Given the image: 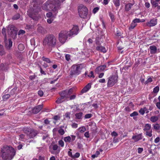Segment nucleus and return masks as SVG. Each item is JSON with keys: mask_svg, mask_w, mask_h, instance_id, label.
<instances>
[{"mask_svg": "<svg viewBox=\"0 0 160 160\" xmlns=\"http://www.w3.org/2000/svg\"><path fill=\"white\" fill-rule=\"evenodd\" d=\"M16 150L11 146L4 145L1 149L0 157L2 160H12L16 154Z\"/></svg>", "mask_w": 160, "mask_h": 160, "instance_id": "obj_1", "label": "nucleus"}, {"mask_svg": "<svg viewBox=\"0 0 160 160\" xmlns=\"http://www.w3.org/2000/svg\"><path fill=\"white\" fill-rule=\"evenodd\" d=\"M57 40L52 34H49L46 37L43 41V45L49 47L54 48L56 45Z\"/></svg>", "mask_w": 160, "mask_h": 160, "instance_id": "obj_2", "label": "nucleus"}, {"mask_svg": "<svg viewBox=\"0 0 160 160\" xmlns=\"http://www.w3.org/2000/svg\"><path fill=\"white\" fill-rule=\"evenodd\" d=\"M41 11V7L40 5L33 6L32 11L29 16L33 19L36 20L38 17V14L39 12Z\"/></svg>", "mask_w": 160, "mask_h": 160, "instance_id": "obj_3", "label": "nucleus"}, {"mask_svg": "<svg viewBox=\"0 0 160 160\" xmlns=\"http://www.w3.org/2000/svg\"><path fill=\"white\" fill-rule=\"evenodd\" d=\"M78 11L80 17L82 18H87L88 13L87 8L84 5L81 4L78 8Z\"/></svg>", "mask_w": 160, "mask_h": 160, "instance_id": "obj_4", "label": "nucleus"}, {"mask_svg": "<svg viewBox=\"0 0 160 160\" xmlns=\"http://www.w3.org/2000/svg\"><path fill=\"white\" fill-rule=\"evenodd\" d=\"M82 69L80 65H74L71 68L70 75L72 76L78 75L80 74Z\"/></svg>", "mask_w": 160, "mask_h": 160, "instance_id": "obj_5", "label": "nucleus"}, {"mask_svg": "<svg viewBox=\"0 0 160 160\" xmlns=\"http://www.w3.org/2000/svg\"><path fill=\"white\" fill-rule=\"evenodd\" d=\"M68 31H62L58 34V39L59 42L63 44L66 41L68 37Z\"/></svg>", "mask_w": 160, "mask_h": 160, "instance_id": "obj_6", "label": "nucleus"}, {"mask_svg": "<svg viewBox=\"0 0 160 160\" xmlns=\"http://www.w3.org/2000/svg\"><path fill=\"white\" fill-rule=\"evenodd\" d=\"M16 28L13 25H9L8 28V33L10 37L14 38L17 35V31Z\"/></svg>", "mask_w": 160, "mask_h": 160, "instance_id": "obj_7", "label": "nucleus"}, {"mask_svg": "<svg viewBox=\"0 0 160 160\" xmlns=\"http://www.w3.org/2000/svg\"><path fill=\"white\" fill-rule=\"evenodd\" d=\"M79 30L78 26L77 25H74L72 29L68 31V37H72L73 35H76Z\"/></svg>", "mask_w": 160, "mask_h": 160, "instance_id": "obj_8", "label": "nucleus"}, {"mask_svg": "<svg viewBox=\"0 0 160 160\" xmlns=\"http://www.w3.org/2000/svg\"><path fill=\"white\" fill-rule=\"evenodd\" d=\"M117 77L114 75L109 77L107 84L108 86L111 87L113 86L117 82Z\"/></svg>", "mask_w": 160, "mask_h": 160, "instance_id": "obj_9", "label": "nucleus"}, {"mask_svg": "<svg viewBox=\"0 0 160 160\" xmlns=\"http://www.w3.org/2000/svg\"><path fill=\"white\" fill-rule=\"evenodd\" d=\"M157 19L153 18L146 23V25L148 27H151L155 26L157 23Z\"/></svg>", "mask_w": 160, "mask_h": 160, "instance_id": "obj_10", "label": "nucleus"}, {"mask_svg": "<svg viewBox=\"0 0 160 160\" xmlns=\"http://www.w3.org/2000/svg\"><path fill=\"white\" fill-rule=\"evenodd\" d=\"M8 69V64L2 63L0 65V71L6 72Z\"/></svg>", "mask_w": 160, "mask_h": 160, "instance_id": "obj_11", "label": "nucleus"}, {"mask_svg": "<svg viewBox=\"0 0 160 160\" xmlns=\"http://www.w3.org/2000/svg\"><path fill=\"white\" fill-rule=\"evenodd\" d=\"M42 105H38L32 109V112L34 114L38 113L42 108Z\"/></svg>", "mask_w": 160, "mask_h": 160, "instance_id": "obj_12", "label": "nucleus"}, {"mask_svg": "<svg viewBox=\"0 0 160 160\" xmlns=\"http://www.w3.org/2000/svg\"><path fill=\"white\" fill-rule=\"evenodd\" d=\"M106 67V65L100 66L96 68L95 70V72L96 73H99V72L104 71Z\"/></svg>", "mask_w": 160, "mask_h": 160, "instance_id": "obj_13", "label": "nucleus"}, {"mask_svg": "<svg viewBox=\"0 0 160 160\" xmlns=\"http://www.w3.org/2000/svg\"><path fill=\"white\" fill-rule=\"evenodd\" d=\"M38 133V131L34 130H31V132L29 135L28 138H33L36 136Z\"/></svg>", "mask_w": 160, "mask_h": 160, "instance_id": "obj_14", "label": "nucleus"}, {"mask_svg": "<svg viewBox=\"0 0 160 160\" xmlns=\"http://www.w3.org/2000/svg\"><path fill=\"white\" fill-rule=\"evenodd\" d=\"M5 43L6 48H10L12 46V42L11 39H9L8 41L6 38H5Z\"/></svg>", "mask_w": 160, "mask_h": 160, "instance_id": "obj_15", "label": "nucleus"}, {"mask_svg": "<svg viewBox=\"0 0 160 160\" xmlns=\"http://www.w3.org/2000/svg\"><path fill=\"white\" fill-rule=\"evenodd\" d=\"M142 133L139 134L137 135L133 136L132 139L134 140L135 142H137L142 138Z\"/></svg>", "mask_w": 160, "mask_h": 160, "instance_id": "obj_16", "label": "nucleus"}, {"mask_svg": "<svg viewBox=\"0 0 160 160\" xmlns=\"http://www.w3.org/2000/svg\"><path fill=\"white\" fill-rule=\"evenodd\" d=\"M150 52L152 54H154L157 52V48L154 45L151 46L149 47Z\"/></svg>", "mask_w": 160, "mask_h": 160, "instance_id": "obj_17", "label": "nucleus"}, {"mask_svg": "<svg viewBox=\"0 0 160 160\" xmlns=\"http://www.w3.org/2000/svg\"><path fill=\"white\" fill-rule=\"evenodd\" d=\"M42 3V2L41 1V0H32L31 2V5L32 6L40 5Z\"/></svg>", "mask_w": 160, "mask_h": 160, "instance_id": "obj_18", "label": "nucleus"}, {"mask_svg": "<svg viewBox=\"0 0 160 160\" xmlns=\"http://www.w3.org/2000/svg\"><path fill=\"white\" fill-rule=\"evenodd\" d=\"M60 95H62V97H64V98L68 99L69 98V96L67 93V90L63 91L60 93Z\"/></svg>", "mask_w": 160, "mask_h": 160, "instance_id": "obj_19", "label": "nucleus"}, {"mask_svg": "<svg viewBox=\"0 0 160 160\" xmlns=\"http://www.w3.org/2000/svg\"><path fill=\"white\" fill-rule=\"evenodd\" d=\"M151 3L153 6L154 8L157 7V9L158 10H159L160 9V6L158 5V3L156 1H154L153 0H151Z\"/></svg>", "mask_w": 160, "mask_h": 160, "instance_id": "obj_20", "label": "nucleus"}, {"mask_svg": "<svg viewBox=\"0 0 160 160\" xmlns=\"http://www.w3.org/2000/svg\"><path fill=\"white\" fill-rule=\"evenodd\" d=\"M96 49L97 50H100V51L105 53L106 52V50L105 48L104 47L98 46L96 48Z\"/></svg>", "mask_w": 160, "mask_h": 160, "instance_id": "obj_21", "label": "nucleus"}, {"mask_svg": "<svg viewBox=\"0 0 160 160\" xmlns=\"http://www.w3.org/2000/svg\"><path fill=\"white\" fill-rule=\"evenodd\" d=\"M159 118V117L157 116H152L150 118V120L152 122H154L157 121Z\"/></svg>", "mask_w": 160, "mask_h": 160, "instance_id": "obj_22", "label": "nucleus"}, {"mask_svg": "<svg viewBox=\"0 0 160 160\" xmlns=\"http://www.w3.org/2000/svg\"><path fill=\"white\" fill-rule=\"evenodd\" d=\"M133 4L131 3H128L125 5V10L127 11H128L131 8L133 5Z\"/></svg>", "mask_w": 160, "mask_h": 160, "instance_id": "obj_23", "label": "nucleus"}, {"mask_svg": "<svg viewBox=\"0 0 160 160\" xmlns=\"http://www.w3.org/2000/svg\"><path fill=\"white\" fill-rule=\"evenodd\" d=\"M5 54V50L3 46L0 44V56H2Z\"/></svg>", "mask_w": 160, "mask_h": 160, "instance_id": "obj_24", "label": "nucleus"}, {"mask_svg": "<svg viewBox=\"0 0 160 160\" xmlns=\"http://www.w3.org/2000/svg\"><path fill=\"white\" fill-rule=\"evenodd\" d=\"M151 128V125L149 123L145 124L143 130L145 131L150 130Z\"/></svg>", "mask_w": 160, "mask_h": 160, "instance_id": "obj_25", "label": "nucleus"}, {"mask_svg": "<svg viewBox=\"0 0 160 160\" xmlns=\"http://www.w3.org/2000/svg\"><path fill=\"white\" fill-rule=\"evenodd\" d=\"M60 95L61 96L60 97L58 98L56 101V102L58 104H59L62 102L63 101V99L64 98V97H62L61 95Z\"/></svg>", "mask_w": 160, "mask_h": 160, "instance_id": "obj_26", "label": "nucleus"}, {"mask_svg": "<svg viewBox=\"0 0 160 160\" xmlns=\"http://www.w3.org/2000/svg\"><path fill=\"white\" fill-rule=\"evenodd\" d=\"M82 114L83 113L82 112H80L78 113H76L75 114L76 118L79 119H81L82 115Z\"/></svg>", "mask_w": 160, "mask_h": 160, "instance_id": "obj_27", "label": "nucleus"}, {"mask_svg": "<svg viewBox=\"0 0 160 160\" xmlns=\"http://www.w3.org/2000/svg\"><path fill=\"white\" fill-rule=\"evenodd\" d=\"M113 2L116 7H118L120 5V0H113Z\"/></svg>", "mask_w": 160, "mask_h": 160, "instance_id": "obj_28", "label": "nucleus"}, {"mask_svg": "<svg viewBox=\"0 0 160 160\" xmlns=\"http://www.w3.org/2000/svg\"><path fill=\"white\" fill-rule=\"evenodd\" d=\"M153 126L154 129L156 130H158L160 129V125L157 123L153 124Z\"/></svg>", "mask_w": 160, "mask_h": 160, "instance_id": "obj_29", "label": "nucleus"}, {"mask_svg": "<svg viewBox=\"0 0 160 160\" xmlns=\"http://www.w3.org/2000/svg\"><path fill=\"white\" fill-rule=\"evenodd\" d=\"M31 130L28 128H24V133L27 135V136L28 137L29 135V134L31 132Z\"/></svg>", "mask_w": 160, "mask_h": 160, "instance_id": "obj_30", "label": "nucleus"}, {"mask_svg": "<svg viewBox=\"0 0 160 160\" xmlns=\"http://www.w3.org/2000/svg\"><path fill=\"white\" fill-rule=\"evenodd\" d=\"M20 17V15L19 13H17L13 16L12 18V19L13 20H17L19 19Z\"/></svg>", "mask_w": 160, "mask_h": 160, "instance_id": "obj_31", "label": "nucleus"}, {"mask_svg": "<svg viewBox=\"0 0 160 160\" xmlns=\"http://www.w3.org/2000/svg\"><path fill=\"white\" fill-rule=\"evenodd\" d=\"M138 113L136 111H134L133 112L130 114V116L131 117H133V118L134 119L135 118L134 116H138Z\"/></svg>", "mask_w": 160, "mask_h": 160, "instance_id": "obj_32", "label": "nucleus"}, {"mask_svg": "<svg viewBox=\"0 0 160 160\" xmlns=\"http://www.w3.org/2000/svg\"><path fill=\"white\" fill-rule=\"evenodd\" d=\"M137 25V23H135L133 22H132L129 28V29H133Z\"/></svg>", "mask_w": 160, "mask_h": 160, "instance_id": "obj_33", "label": "nucleus"}, {"mask_svg": "<svg viewBox=\"0 0 160 160\" xmlns=\"http://www.w3.org/2000/svg\"><path fill=\"white\" fill-rule=\"evenodd\" d=\"M109 16L110 17V18L112 20V21L114 22L115 20L114 16V15L111 12H109Z\"/></svg>", "mask_w": 160, "mask_h": 160, "instance_id": "obj_34", "label": "nucleus"}, {"mask_svg": "<svg viewBox=\"0 0 160 160\" xmlns=\"http://www.w3.org/2000/svg\"><path fill=\"white\" fill-rule=\"evenodd\" d=\"M18 48L20 51H22L24 48V47L22 44H20L18 46Z\"/></svg>", "mask_w": 160, "mask_h": 160, "instance_id": "obj_35", "label": "nucleus"}, {"mask_svg": "<svg viewBox=\"0 0 160 160\" xmlns=\"http://www.w3.org/2000/svg\"><path fill=\"white\" fill-rule=\"evenodd\" d=\"M71 139V138L70 136H68L65 137L64 138V141L66 142H70Z\"/></svg>", "mask_w": 160, "mask_h": 160, "instance_id": "obj_36", "label": "nucleus"}, {"mask_svg": "<svg viewBox=\"0 0 160 160\" xmlns=\"http://www.w3.org/2000/svg\"><path fill=\"white\" fill-rule=\"evenodd\" d=\"M152 130H149V131H146V135L148 136L149 137H151L152 136Z\"/></svg>", "mask_w": 160, "mask_h": 160, "instance_id": "obj_37", "label": "nucleus"}, {"mask_svg": "<svg viewBox=\"0 0 160 160\" xmlns=\"http://www.w3.org/2000/svg\"><path fill=\"white\" fill-rule=\"evenodd\" d=\"M42 60L48 63H50L51 62L50 60L48 58H45L44 57H43L42 58Z\"/></svg>", "mask_w": 160, "mask_h": 160, "instance_id": "obj_38", "label": "nucleus"}, {"mask_svg": "<svg viewBox=\"0 0 160 160\" xmlns=\"http://www.w3.org/2000/svg\"><path fill=\"white\" fill-rule=\"evenodd\" d=\"M145 109H146V108H141L139 111V113H140L141 114L143 115L145 113Z\"/></svg>", "mask_w": 160, "mask_h": 160, "instance_id": "obj_39", "label": "nucleus"}, {"mask_svg": "<svg viewBox=\"0 0 160 160\" xmlns=\"http://www.w3.org/2000/svg\"><path fill=\"white\" fill-rule=\"evenodd\" d=\"M159 87L158 86H157L155 88H154L153 89V92L154 93H157L159 91Z\"/></svg>", "mask_w": 160, "mask_h": 160, "instance_id": "obj_40", "label": "nucleus"}, {"mask_svg": "<svg viewBox=\"0 0 160 160\" xmlns=\"http://www.w3.org/2000/svg\"><path fill=\"white\" fill-rule=\"evenodd\" d=\"M71 114L70 112H66L65 115H64V117L65 118H67L68 119H70V115Z\"/></svg>", "mask_w": 160, "mask_h": 160, "instance_id": "obj_41", "label": "nucleus"}, {"mask_svg": "<svg viewBox=\"0 0 160 160\" xmlns=\"http://www.w3.org/2000/svg\"><path fill=\"white\" fill-rule=\"evenodd\" d=\"M79 132H85L86 130V128L84 127H80L79 128Z\"/></svg>", "mask_w": 160, "mask_h": 160, "instance_id": "obj_42", "label": "nucleus"}, {"mask_svg": "<svg viewBox=\"0 0 160 160\" xmlns=\"http://www.w3.org/2000/svg\"><path fill=\"white\" fill-rule=\"evenodd\" d=\"M10 96V95L9 94H7L3 95L2 96V98L4 100H7L8 99Z\"/></svg>", "mask_w": 160, "mask_h": 160, "instance_id": "obj_43", "label": "nucleus"}, {"mask_svg": "<svg viewBox=\"0 0 160 160\" xmlns=\"http://www.w3.org/2000/svg\"><path fill=\"white\" fill-rule=\"evenodd\" d=\"M17 89V88H13L10 91V94L12 95H14L15 94L16 91Z\"/></svg>", "mask_w": 160, "mask_h": 160, "instance_id": "obj_44", "label": "nucleus"}, {"mask_svg": "<svg viewBox=\"0 0 160 160\" xmlns=\"http://www.w3.org/2000/svg\"><path fill=\"white\" fill-rule=\"evenodd\" d=\"M58 132L61 135H63L65 133L64 131L62 129H60Z\"/></svg>", "mask_w": 160, "mask_h": 160, "instance_id": "obj_45", "label": "nucleus"}, {"mask_svg": "<svg viewBox=\"0 0 160 160\" xmlns=\"http://www.w3.org/2000/svg\"><path fill=\"white\" fill-rule=\"evenodd\" d=\"M58 146L57 144H54L52 146V148L54 151L58 150Z\"/></svg>", "mask_w": 160, "mask_h": 160, "instance_id": "obj_46", "label": "nucleus"}, {"mask_svg": "<svg viewBox=\"0 0 160 160\" xmlns=\"http://www.w3.org/2000/svg\"><path fill=\"white\" fill-rule=\"evenodd\" d=\"M89 90L86 88L85 87L81 90V94H82L86 92Z\"/></svg>", "mask_w": 160, "mask_h": 160, "instance_id": "obj_47", "label": "nucleus"}, {"mask_svg": "<svg viewBox=\"0 0 160 160\" xmlns=\"http://www.w3.org/2000/svg\"><path fill=\"white\" fill-rule=\"evenodd\" d=\"M58 144L61 147H62L64 146V142L62 140H60L58 141Z\"/></svg>", "mask_w": 160, "mask_h": 160, "instance_id": "obj_48", "label": "nucleus"}, {"mask_svg": "<svg viewBox=\"0 0 160 160\" xmlns=\"http://www.w3.org/2000/svg\"><path fill=\"white\" fill-rule=\"evenodd\" d=\"M73 92V89L72 88H71L69 90H67V93H68V94L70 96V95L72 94Z\"/></svg>", "mask_w": 160, "mask_h": 160, "instance_id": "obj_49", "label": "nucleus"}, {"mask_svg": "<svg viewBox=\"0 0 160 160\" xmlns=\"http://www.w3.org/2000/svg\"><path fill=\"white\" fill-rule=\"evenodd\" d=\"M43 28L42 27H41V26L39 27L38 29V32H40V33H42V31H43Z\"/></svg>", "mask_w": 160, "mask_h": 160, "instance_id": "obj_50", "label": "nucleus"}, {"mask_svg": "<svg viewBox=\"0 0 160 160\" xmlns=\"http://www.w3.org/2000/svg\"><path fill=\"white\" fill-rule=\"evenodd\" d=\"M2 33L4 35L5 38H6V29L5 28H3L2 30Z\"/></svg>", "mask_w": 160, "mask_h": 160, "instance_id": "obj_51", "label": "nucleus"}, {"mask_svg": "<svg viewBox=\"0 0 160 160\" xmlns=\"http://www.w3.org/2000/svg\"><path fill=\"white\" fill-rule=\"evenodd\" d=\"M132 22H133L134 23H136L137 22H141V20L138 18H136L134 19Z\"/></svg>", "mask_w": 160, "mask_h": 160, "instance_id": "obj_52", "label": "nucleus"}, {"mask_svg": "<svg viewBox=\"0 0 160 160\" xmlns=\"http://www.w3.org/2000/svg\"><path fill=\"white\" fill-rule=\"evenodd\" d=\"M66 59L67 61H69L70 59V56L68 54H67L65 55Z\"/></svg>", "mask_w": 160, "mask_h": 160, "instance_id": "obj_53", "label": "nucleus"}, {"mask_svg": "<svg viewBox=\"0 0 160 160\" xmlns=\"http://www.w3.org/2000/svg\"><path fill=\"white\" fill-rule=\"evenodd\" d=\"M25 32L24 30L21 29L19 30L18 33V35H20V34H24Z\"/></svg>", "mask_w": 160, "mask_h": 160, "instance_id": "obj_54", "label": "nucleus"}, {"mask_svg": "<svg viewBox=\"0 0 160 160\" xmlns=\"http://www.w3.org/2000/svg\"><path fill=\"white\" fill-rule=\"evenodd\" d=\"M92 116V114L91 113L85 115V118H91Z\"/></svg>", "mask_w": 160, "mask_h": 160, "instance_id": "obj_55", "label": "nucleus"}, {"mask_svg": "<svg viewBox=\"0 0 160 160\" xmlns=\"http://www.w3.org/2000/svg\"><path fill=\"white\" fill-rule=\"evenodd\" d=\"M99 37H96L95 39V42L96 43L97 45H98V46L100 45V42L99 41Z\"/></svg>", "mask_w": 160, "mask_h": 160, "instance_id": "obj_56", "label": "nucleus"}, {"mask_svg": "<svg viewBox=\"0 0 160 160\" xmlns=\"http://www.w3.org/2000/svg\"><path fill=\"white\" fill-rule=\"evenodd\" d=\"M38 94L39 96L41 97L43 95V92L42 90H39L38 92Z\"/></svg>", "mask_w": 160, "mask_h": 160, "instance_id": "obj_57", "label": "nucleus"}, {"mask_svg": "<svg viewBox=\"0 0 160 160\" xmlns=\"http://www.w3.org/2000/svg\"><path fill=\"white\" fill-rule=\"evenodd\" d=\"M88 76L90 78H94L95 77V76L93 75V72L92 71L90 72V75H88Z\"/></svg>", "mask_w": 160, "mask_h": 160, "instance_id": "obj_58", "label": "nucleus"}, {"mask_svg": "<svg viewBox=\"0 0 160 160\" xmlns=\"http://www.w3.org/2000/svg\"><path fill=\"white\" fill-rule=\"evenodd\" d=\"M99 8L98 7L95 8L93 10V12L94 13H95L99 10Z\"/></svg>", "mask_w": 160, "mask_h": 160, "instance_id": "obj_59", "label": "nucleus"}, {"mask_svg": "<svg viewBox=\"0 0 160 160\" xmlns=\"http://www.w3.org/2000/svg\"><path fill=\"white\" fill-rule=\"evenodd\" d=\"M33 160H44V157L41 156H39L38 159L34 158Z\"/></svg>", "mask_w": 160, "mask_h": 160, "instance_id": "obj_60", "label": "nucleus"}, {"mask_svg": "<svg viewBox=\"0 0 160 160\" xmlns=\"http://www.w3.org/2000/svg\"><path fill=\"white\" fill-rule=\"evenodd\" d=\"M85 87L88 90L91 88V84L90 83L88 84Z\"/></svg>", "mask_w": 160, "mask_h": 160, "instance_id": "obj_61", "label": "nucleus"}, {"mask_svg": "<svg viewBox=\"0 0 160 160\" xmlns=\"http://www.w3.org/2000/svg\"><path fill=\"white\" fill-rule=\"evenodd\" d=\"M80 154L79 153V152H76L75 155H74V156L73 157V158H78L80 156Z\"/></svg>", "mask_w": 160, "mask_h": 160, "instance_id": "obj_62", "label": "nucleus"}, {"mask_svg": "<svg viewBox=\"0 0 160 160\" xmlns=\"http://www.w3.org/2000/svg\"><path fill=\"white\" fill-rule=\"evenodd\" d=\"M138 152L139 153H141L143 151V149L142 148H138Z\"/></svg>", "mask_w": 160, "mask_h": 160, "instance_id": "obj_63", "label": "nucleus"}, {"mask_svg": "<svg viewBox=\"0 0 160 160\" xmlns=\"http://www.w3.org/2000/svg\"><path fill=\"white\" fill-rule=\"evenodd\" d=\"M52 15V13L51 12H49L47 13L46 16L48 18H50Z\"/></svg>", "mask_w": 160, "mask_h": 160, "instance_id": "obj_64", "label": "nucleus"}]
</instances>
